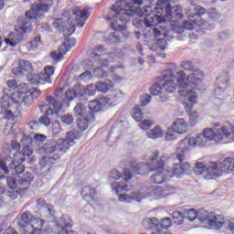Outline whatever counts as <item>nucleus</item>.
I'll return each instance as SVG.
<instances>
[{
    "label": "nucleus",
    "mask_w": 234,
    "mask_h": 234,
    "mask_svg": "<svg viewBox=\"0 0 234 234\" xmlns=\"http://www.w3.org/2000/svg\"><path fill=\"white\" fill-rule=\"evenodd\" d=\"M132 116L135 122H142V119L144 118L142 110L138 107L133 108Z\"/></svg>",
    "instance_id": "nucleus-54"
},
{
    "label": "nucleus",
    "mask_w": 234,
    "mask_h": 234,
    "mask_svg": "<svg viewBox=\"0 0 234 234\" xmlns=\"http://www.w3.org/2000/svg\"><path fill=\"white\" fill-rule=\"evenodd\" d=\"M96 85L98 92H103L105 94L106 92H109L110 89L114 87V82L106 80L105 81H98Z\"/></svg>",
    "instance_id": "nucleus-37"
},
{
    "label": "nucleus",
    "mask_w": 234,
    "mask_h": 234,
    "mask_svg": "<svg viewBox=\"0 0 234 234\" xmlns=\"http://www.w3.org/2000/svg\"><path fill=\"white\" fill-rule=\"evenodd\" d=\"M34 180L32 174H24L22 176H17L18 189L20 191H27L30 187V184Z\"/></svg>",
    "instance_id": "nucleus-25"
},
{
    "label": "nucleus",
    "mask_w": 234,
    "mask_h": 234,
    "mask_svg": "<svg viewBox=\"0 0 234 234\" xmlns=\"http://www.w3.org/2000/svg\"><path fill=\"white\" fill-rule=\"evenodd\" d=\"M81 197L86 202H92L96 198V190L89 186H86L81 190Z\"/></svg>",
    "instance_id": "nucleus-33"
},
{
    "label": "nucleus",
    "mask_w": 234,
    "mask_h": 234,
    "mask_svg": "<svg viewBox=\"0 0 234 234\" xmlns=\"http://www.w3.org/2000/svg\"><path fill=\"white\" fill-rule=\"evenodd\" d=\"M108 41L110 43H120V35H118V32H113L112 34H110L108 36Z\"/></svg>",
    "instance_id": "nucleus-62"
},
{
    "label": "nucleus",
    "mask_w": 234,
    "mask_h": 234,
    "mask_svg": "<svg viewBox=\"0 0 234 234\" xmlns=\"http://www.w3.org/2000/svg\"><path fill=\"white\" fill-rule=\"evenodd\" d=\"M34 153V150L32 149V147H28V146H24L22 148V154L21 153H15V154H21L20 157H17V161L15 162V164L17 165L18 164H20L21 165H23V162H25L26 160V156L28 158L29 156H32ZM22 158V160H21Z\"/></svg>",
    "instance_id": "nucleus-36"
},
{
    "label": "nucleus",
    "mask_w": 234,
    "mask_h": 234,
    "mask_svg": "<svg viewBox=\"0 0 234 234\" xmlns=\"http://www.w3.org/2000/svg\"><path fill=\"white\" fill-rule=\"evenodd\" d=\"M202 76H204V72L200 69H196L191 71L187 76L185 73L184 83L186 85H190L193 91V85H200L202 83Z\"/></svg>",
    "instance_id": "nucleus-21"
},
{
    "label": "nucleus",
    "mask_w": 234,
    "mask_h": 234,
    "mask_svg": "<svg viewBox=\"0 0 234 234\" xmlns=\"http://www.w3.org/2000/svg\"><path fill=\"white\" fill-rule=\"evenodd\" d=\"M171 226H173V221L171 220V218H164L159 220V228H161V229H169Z\"/></svg>",
    "instance_id": "nucleus-48"
},
{
    "label": "nucleus",
    "mask_w": 234,
    "mask_h": 234,
    "mask_svg": "<svg viewBox=\"0 0 234 234\" xmlns=\"http://www.w3.org/2000/svg\"><path fill=\"white\" fill-rule=\"evenodd\" d=\"M101 111V104L98 101L89 102V111L84 117H78L77 125L80 131H85L89 127V122H94V113Z\"/></svg>",
    "instance_id": "nucleus-10"
},
{
    "label": "nucleus",
    "mask_w": 234,
    "mask_h": 234,
    "mask_svg": "<svg viewBox=\"0 0 234 234\" xmlns=\"http://www.w3.org/2000/svg\"><path fill=\"white\" fill-rule=\"evenodd\" d=\"M51 159H52L51 156H42L39 160L40 168L44 169V167H47V165H49Z\"/></svg>",
    "instance_id": "nucleus-60"
},
{
    "label": "nucleus",
    "mask_w": 234,
    "mask_h": 234,
    "mask_svg": "<svg viewBox=\"0 0 234 234\" xmlns=\"http://www.w3.org/2000/svg\"><path fill=\"white\" fill-rule=\"evenodd\" d=\"M183 98H186V101L185 103V111L186 112H191L193 109V103H197V92L190 90V92L186 96H183Z\"/></svg>",
    "instance_id": "nucleus-34"
},
{
    "label": "nucleus",
    "mask_w": 234,
    "mask_h": 234,
    "mask_svg": "<svg viewBox=\"0 0 234 234\" xmlns=\"http://www.w3.org/2000/svg\"><path fill=\"white\" fill-rule=\"evenodd\" d=\"M55 96L57 100L62 101V105H63V102L65 101V98L66 100H68V101H72L74 98H78V96H83V85H80V84L75 85L73 89L68 90L65 95L60 98L59 96H61V91H56Z\"/></svg>",
    "instance_id": "nucleus-18"
},
{
    "label": "nucleus",
    "mask_w": 234,
    "mask_h": 234,
    "mask_svg": "<svg viewBox=\"0 0 234 234\" xmlns=\"http://www.w3.org/2000/svg\"><path fill=\"white\" fill-rule=\"evenodd\" d=\"M105 48L103 46L100 45L95 47L94 49H90L89 51V55L91 58V59H94L95 61H98L99 65H101L102 67H107L109 65V62L114 61L112 58H114V53H109V58L110 59H101L100 57L101 56V52H103Z\"/></svg>",
    "instance_id": "nucleus-19"
},
{
    "label": "nucleus",
    "mask_w": 234,
    "mask_h": 234,
    "mask_svg": "<svg viewBox=\"0 0 234 234\" xmlns=\"http://www.w3.org/2000/svg\"><path fill=\"white\" fill-rule=\"evenodd\" d=\"M165 162V156L160 157L158 153H155L148 163H139L133 166V173L134 175H145L151 173V171H155L151 176L152 182L154 184H164V182L171 180L175 176L171 168H164Z\"/></svg>",
    "instance_id": "nucleus-4"
},
{
    "label": "nucleus",
    "mask_w": 234,
    "mask_h": 234,
    "mask_svg": "<svg viewBox=\"0 0 234 234\" xmlns=\"http://www.w3.org/2000/svg\"><path fill=\"white\" fill-rule=\"evenodd\" d=\"M148 195H153L154 197H165V192L164 191V188L161 186H153L148 188Z\"/></svg>",
    "instance_id": "nucleus-42"
},
{
    "label": "nucleus",
    "mask_w": 234,
    "mask_h": 234,
    "mask_svg": "<svg viewBox=\"0 0 234 234\" xmlns=\"http://www.w3.org/2000/svg\"><path fill=\"white\" fill-rule=\"evenodd\" d=\"M72 228L69 217L62 216L57 223L56 234H76L74 230H69Z\"/></svg>",
    "instance_id": "nucleus-23"
},
{
    "label": "nucleus",
    "mask_w": 234,
    "mask_h": 234,
    "mask_svg": "<svg viewBox=\"0 0 234 234\" xmlns=\"http://www.w3.org/2000/svg\"><path fill=\"white\" fill-rule=\"evenodd\" d=\"M70 47H76L75 38H69L58 48V51H52L50 53L51 59H53V61H61V59H63V56L70 50Z\"/></svg>",
    "instance_id": "nucleus-17"
},
{
    "label": "nucleus",
    "mask_w": 234,
    "mask_h": 234,
    "mask_svg": "<svg viewBox=\"0 0 234 234\" xmlns=\"http://www.w3.org/2000/svg\"><path fill=\"white\" fill-rule=\"evenodd\" d=\"M144 198V194L140 191H133L131 194H121L119 195V202L130 203L132 200L140 202Z\"/></svg>",
    "instance_id": "nucleus-26"
},
{
    "label": "nucleus",
    "mask_w": 234,
    "mask_h": 234,
    "mask_svg": "<svg viewBox=\"0 0 234 234\" xmlns=\"http://www.w3.org/2000/svg\"><path fill=\"white\" fill-rule=\"evenodd\" d=\"M61 122L65 125H70V123L74 122V118L72 117V115L66 114L61 117Z\"/></svg>",
    "instance_id": "nucleus-63"
},
{
    "label": "nucleus",
    "mask_w": 234,
    "mask_h": 234,
    "mask_svg": "<svg viewBox=\"0 0 234 234\" xmlns=\"http://www.w3.org/2000/svg\"><path fill=\"white\" fill-rule=\"evenodd\" d=\"M176 134H178V133H176V130L172 126L167 129L165 138L167 142H173V140H176Z\"/></svg>",
    "instance_id": "nucleus-44"
},
{
    "label": "nucleus",
    "mask_w": 234,
    "mask_h": 234,
    "mask_svg": "<svg viewBox=\"0 0 234 234\" xmlns=\"http://www.w3.org/2000/svg\"><path fill=\"white\" fill-rule=\"evenodd\" d=\"M150 93L153 96H159V94H162V86L154 84L152 87H150Z\"/></svg>",
    "instance_id": "nucleus-57"
},
{
    "label": "nucleus",
    "mask_w": 234,
    "mask_h": 234,
    "mask_svg": "<svg viewBox=\"0 0 234 234\" xmlns=\"http://www.w3.org/2000/svg\"><path fill=\"white\" fill-rule=\"evenodd\" d=\"M40 218L43 220H47V218H51L52 215H54V207L47 205L39 209Z\"/></svg>",
    "instance_id": "nucleus-38"
},
{
    "label": "nucleus",
    "mask_w": 234,
    "mask_h": 234,
    "mask_svg": "<svg viewBox=\"0 0 234 234\" xmlns=\"http://www.w3.org/2000/svg\"><path fill=\"white\" fill-rule=\"evenodd\" d=\"M197 123H198V114L197 112L190 113L188 125H190V127H195Z\"/></svg>",
    "instance_id": "nucleus-56"
},
{
    "label": "nucleus",
    "mask_w": 234,
    "mask_h": 234,
    "mask_svg": "<svg viewBox=\"0 0 234 234\" xmlns=\"http://www.w3.org/2000/svg\"><path fill=\"white\" fill-rule=\"evenodd\" d=\"M47 101L50 105V107L46 109L45 111L47 117L54 116V111L55 112H58L63 107V101H61L60 99L48 96L47 98Z\"/></svg>",
    "instance_id": "nucleus-24"
},
{
    "label": "nucleus",
    "mask_w": 234,
    "mask_h": 234,
    "mask_svg": "<svg viewBox=\"0 0 234 234\" xmlns=\"http://www.w3.org/2000/svg\"><path fill=\"white\" fill-rule=\"evenodd\" d=\"M143 226L145 229H157L155 234H162V229H160V221L156 218H146L143 220Z\"/></svg>",
    "instance_id": "nucleus-27"
},
{
    "label": "nucleus",
    "mask_w": 234,
    "mask_h": 234,
    "mask_svg": "<svg viewBox=\"0 0 234 234\" xmlns=\"http://www.w3.org/2000/svg\"><path fill=\"white\" fill-rule=\"evenodd\" d=\"M139 127H141L143 131H147V129L153 127V122L151 120H144L139 123Z\"/></svg>",
    "instance_id": "nucleus-61"
},
{
    "label": "nucleus",
    "mask_w": 234,
    "mask_h": 234,
    "mask_svg": "<svg viewBox=\"0 0 234 234\" xmlns=\"http://www.w3.org/2000/svg\"><path fill=\"white\" fill-rule=\"evenodd\" d=\"M78 138V134L76 132H68L66 135V140L69 142L70 145H74V140Z\"/></svg>",
    "instance_id": "nucleus-59"
},
{
    "label": "nucleus",
    "mask_w": 234,
    "mask_h": 234,
    "mask_svg": "<svg viewBox=\"0 0 234 234\" xmlns=\"http://www.w3.org/2000/svg\"><path fill=\"white\" fill-rule=\"evenodd\" d=\"M228 173H234V158L228 157L222 162H210L205 171L207 180H212Z\"/></svg>",
    "instance_id": "nucleus-7"
},
{
    "label": "nucleus",
    "mask_w": 234,
    "mask_h": 234,
    "mask_svg": "<svg viewBox=\"0 0 234 234\" xmlns=\"http://www.w3.org/2000/svg\"><path fill=\"white\" fill-rule=\"evenodd\" d=\"M93 76L96 78H107L109 73L103 70L101 67H98L93 69Z\"/></svg>",
    "instance_id": "nucleus-53"
},
{
    "label": "nucleus",
    "mask_w": 234,
    "mask_h": 234,
    "mask_svg": "<svg viewBox=\"0 0 234 234\" xmlns=\"http://www.w3.org/2000/svg\"><path fill=\"white\" fill-rule=\"evenodd\" d=\"M27 45L30 50H37V47L41 45V37H35Z\"/></svg>",
    "instance_id": "nucleus-51"
},
{
    "label": "nucleus",
    "mask_w": 234,
    "mask_h": 234,
    "mask_svg": "<svg viewBox=\"0 0 234 234\" xmlns=\"http://www.w3.org/2000/svg\"><path fill=\"white\" fill-rule=\"evenodd\" d=\"M12 103H16L14 101V93H12V96L5 94L0 99V114H3L5 120H14V113L12 111L8 110Z\"/></svg>",
    "instance_id": "nucleus-16"
},
{
    "label": "nucleus",
    "mask_w": 234,
    "mask_h": 234,
    "mask_svg": "<svg viewBox=\"0 0 234 234\" xmlns=\"http://www.w3.org/2000/svg\"><path fill=\"white\" fill-rule=\"evenodd\" d=\"M34 219V216H32V213L29 211H26L22 214L21 219L18 222V226L20 228H23L21 230L22 233L25 231L27 232V229H30V224L32 223V220Z\"/></svg>",
    "instance_id": "nucleus-28"
},
{
    "label": "nucleus",
    "mask_w": 234,
    "mask_h": 234,
    "mask_svg": "<svg viewBox=\"0 0 234 234\" xmlns=\"http://www.w3.org/2000/svg\"><path fill=\"white\" fill-rule=\"evenodd\" d=\"M32 144H34V139L28 135H23L20 140V145L22 147H32Z\"/></svg>",
    "instance_id": "nucleus-49"
},
{
    "label": "nucleus",
    "mask_w": 234,
    "mask_h": 234,
    "mask_svg": "<svg viewBox=\"0 0 234 234\" xmlns=\"http://www.w3.org/2000/svg\"><path fill=\"white\" fill-rule=\"evenodd\" d=\"M207 14L211 19H220L222 16V14H220V12L215 8L208 9Z\"/></svg>",
    "instance_id": "nucleus-58"
},
{
    "label": "nucleus",
    "mask_w": 234,
    "mask_h": 234,
    "mask_svg": "<svg viewBox=\"0 0 234 234\" xmlns=\"http://www.w3.org/2000/svg\"><path fill=\"white\" fill-rule=\"evenodd\" d=\"M58 151V143L56 140L50 139L48 140L43 146L40 147V153H44V154H52Z\"/></svg>",
    "instance_id": "nucleus-30"
},
{
    "label": "nucleus",
    "mask_w": 234,
    "mask_h": 234,
    "mask_svg": "<svg viewBox=\"0 0 234 234\" xmlns=\"http://www.w3.org/2000/svg\"><path fill=\"white\" fill-rule=\"evenodd\" d=\"M6 184L9 189H19V183L17 181V177L15 178L14 176L5 177Z\"/></svg>",
    "instance_id": "nucleus-46"
},
{
    "label": "nucleus",
    "mask_w": 234,
    "mask_h": 234,
    "mask_svg": "<svg viewBox=\"0 0 234 234\" xmlns=\"http://www.w3.org/2000/svg\"><path fill=\"white\" fill-rule=\"evenodd\" d=\"M176 153L172 154L169 161L177 160L179 164L178 163L174 164L173 168H170V170L172 171V175H174V176L180 178V176H182V175H184L186 171H189V169H191V165L189 164V162L186 161V153H183V158L178 157V155H176Z\"/></svg>",
    "instance_id": "nucleus-12"
},
{
    "label": "nucleus",
    "mask_w": 234,
    "mask_h": 234,
    "mask_svg": "<svg viewBox=\"0 0 234 234\" xmlns=\"http://www.w3.org/2000/svg\"><path fill=\"white\" fill-rule=\"evenodd\" d=\"M207 224H209L212 228H215V229H220V228H224V229H227V231L234 233V219L224 220L222 216L211 214L208 218Z\"/></svg>",
    "instance_id": "nucleus-13"
},
{
    "label": "nucleus",
    "mask_w": 234,
    "mask_h": 234,
    "mask_svg": "<svg viewBox=\"0 0 234 234\" xmlns=\"http://www.w3.org/2000/svg\"><path fill=\"white\" fill-rule=\"evenodd\" d=\"M96 90H98L96 84H90L86 88L83 86V94H86L87 96H94Z\"/></svg>",
    "instance_id": "nucleus-47"
},
{
    "label": "nucleus",
    "mask_w": 234,
    "mask_h": 234,
    "mask_svg": "<svg viewBox=\"0 0 234 234\" xmlns=\"http://www.w3.org/2000/svg\"><path fill=\"white\" fill-rule=\"evenodd\" d=\"M13 100L16 105H23L24 107H30L34 103L32 94L28 93V85L20 84L18 91L13 93Z\"/></svg>",
    "instance_id": "nucleus-11"
},
{
    "label": "nucleus",
    "mask_w": 234,
    "mask_h": 234,
    "mask_svg": "<svg viewBox=\"0 0 234 234\" xmlns=\"http://www.w3.org/2000/svg\"><path fill=\"white\" fill-rule=\"evenodd\" d=\"M198 145L197 137L184 138L178 143V147L176 148V154L178 158H184V153H186L189 147H195Z\"/></svg>",
    "instance_id": "nucleus-20"
},
{
    "label": "nucleus",
    "mask_w": 234,
    "mask_h": 234,
    "mask_svg": "<svg viewBox=\"0 0 234 234\" xmlns=\"http://www.w3.org/2000/svg\"><path fill=\"white\" fill-rule=\"evenodd\" d=\"M172 218L177 226H180L184 222V215L180 211H174L172 213Z\"/></svg>",
    "instance_id": "nucleus-50"
},
{
    "label": "nucleus",
    "mask_w": 234,
    "mask_h": 234,
    "mask_svg": "<svg viewBox=\"0 0 234 234\" xmlns=\"http://www.w3.org/2000/svg\"><path fill=\"white\" fill-rule=\"evenodd\" d=\"M172 127L177 133V134H186L187 133V122L182 118L176 119L172 124Z\"/></svg>",
    "instance_id": "nucleus-31"
},
{
    "label": "nucleus",
    "mask_w": 234,
    "mask_h": 234,
    "mask_svg": "<svg viewBox=\"0 0 234 234\" xmlns=\"http://www.w3.org/2000/svg\"><path fill=\"white\" fill-rule=\"evenodd\" d=\"M52 76H54V67L47 66L44 68V72L39 74V80L46 83H52Z\"/></svg>",
    "instance_id": "nucleus-32"
},
{
    "label": "nucleus",
    "mask_w": 234,
    "mask_h": 234,
    "mask_svg": "<svg viewBox=\"0 0 234 234\" xmlns=\"http://www.w3.org/2000/svg\"><path fill=\"white\" fill-rule=\"evenodd\" d=\"M156 6L157 7H154L156 14H163L165 10L169 21H176L177 19L184 18V14L181 13L182 6L180 5L171 7L169 0H158Z\"/></svg>",
    "instance_id": "nucleus-9"
},
{
    "label": "nucleus",
    "mask_w": 234,
    "mask_h": 234,
    "mask_svg": "<svg viewBox=\"0 0 234 234\" xmlns=\"http://www.w3.org/2000/svg\"><path fill=\"white\" fill-rule=\"evenodd\" d=\"M133 27H135L136 28H144V27H145L146 28H151V27H155L156 25H162V27H164V23H162V21L160 20V16L158 15H153L152 16H147L144 19L142 18H135L133 21Z\"/></svg>",
    "instance_id": "nucleus-15"
},
{
    "label": "nucleus",
    "mask_w": 234,
    "mask_h": 234,
    "mask_svg": "<svg viewBox=\"0 0 234 234\" xmlns=\"http://www.w3.org/2000/svg\"><path fill=\"white\" fill-rule=\"evenodd\" d=\"M34 67L28 60L21 59L18 61V67L14 68L12 72L15 76H25V74H32Z\"/></svg>",
    "instance_id": "nucleus-22"
},
{
    "label": "nucleus",
    "mask_w": 234,
    "mask_h": 234,
    "mask_svg": "<svg viewBox=\"0 0 234 234\" xmlns=\"http://www.w3.org/2000/svg\"><path fill=\"white\" fill-rule=\"evenodd\" d=\"M110 178L112 180H120V178H123L125 182H129V180L133 178V173L127 168L124 169L123 175L120 174L118 170H112L110 172Z\"/></svg>",
    "instance_id": "nucleus-29"
},
{
    "label": "nucleus",
    "mask_w": 234,
    "mask_h": 234,
    "mask_svg": "<svg viewBox=\"0 0 234 234\" xmlns=\"http://www.w3.org/2000/svg\"><path fill=\"white\" fill-rule=\"evenodd\" d=\"M87 112H89V108L87 110L85 108V105H83L81 103H77V105L74 108V114H75V116H78V118H83L87 114L89 115V113H87Z\"/></svg>",
    "instance_id": "nucleus-40"
},
{
    "label": "nucleus",
    "mask_w": 234,
    "mask_h": 234,
    "mask_svg": "<svg viewBox=\"0 0 234 234\" xmlns=\"http://www.w3.org/2000/svg\"><path fill=\"white\" fill-rule=\"evenodd\" d=\"M164 134L165 132L160 126H155L154 128L146 132V136H148L152 140H158L160 138H164Z\"/></svg>",
    "instance_id": "nucleus-35"
},
{
    "label": "nucleus",
    "mask_w": 234,
    "mask_h": 234,
    "mask_svg": "<svg viewBox=\"0 0 234 234\" xmlns=\"http://www.w3.org/2000/svg\"><path fill=\"white\" fill-rule=\"evenodd\" d=\"M142 0H118L104 15V17L112 21L111 27L115 32H123L127 28L125 23H129L133 16L151 17L153 12L151 5H144V8L134 7V5H142Z\"/></svg>",
    "instance_id": "nucleus-1"
},
{
    "label": "nucleus",
    "mask_w": 234,
    "mask_h": 234,
    "mask_svg": "<svg viewBox=\"0 0 234 234\" xmlns=\"http://www.w3.org/2000/svg\"><path fill=\"white\" fill-rule=\"evenodd\" d=\"M209 217H211V215H209V212L206 211L203 208L197 211V220H199V222H206V220L207 222H208Z\"/></svg>",
    "instance_id": "nucleus-45"
},
{
    "label": "nucleus",
    "mask_w": 234,
    "mask_h": 234,
    "mask_svg": "<svg viewBox=\"0 0 234 234\" xmlns=\"http://www.w3.org/2000/svg\"><path fill=\"white\" fill-rule=\"evenodd\" d=\"M43 226H45V219L43 218H33L29 229H43Z\"/></svg>",
    "instance_id": "nucleus-41"
},
{
    "label": "nucleus",
    "mask_w": 234,
    "mask_h": 234,
    "mask_svg": "<svg viewBox=\"0 0 234 234\" xmlns=\"http://www.w3.org/2000/svg\"><path fill=\"white\" fill-rule=\"evenodd\" d=\"M180 67L184 69V70H187L188 72H193V70H197L195 65L189 60H184L181 62Z\"/></svg>",
    "instance_id": "nucleus-52"
},
{
    "label": "nucleus",
    "mask_w": 234,
    "mask_h": 234,
    "mask_svg": "<svg viewBox=\"0 0 234 234\" xmlns=\"http://www.w3.org/2000/svg\"><path fill=\"white\" fill-rule=\"evenodd\" d=\"M189 10H194L195 14H188L187 17L190 19L186 20L183 22L181 26H175L171 29H169L168 34H171L172 37H178V34H184L186 30H193L195 25H198V27H203V28H206L207 30H209V28H213V26L209 24L207 21L202 19L201 16H204L206 14V8H203L200 5H197L195 7H192ZM176 34V36H175Z\"/></svg>",
    "instance_id": "nucleus-6"
},
{
    "label": "nucleus",
    "mask_w": 234,
    "mask_h": 234,
    "mask_svg": "<svg viewBox=\"0 0 234 234\" xmlns=\"http://www.w3.org/2000/svg\"><path fill=\"white\" fill-rule=\"evenodd\" d=\"M196 138L197 140V145H199V147H205V145H207V142H209L203 135V133H197Z\"/></svg>",
    "instance_id": "nucleus-55"
},
{
    "label": "nucleus",
    "mask_w": 234,
    "mask_h": 234,
    "mask_svg": "<svg viewBox=\"0 0 234 234\" xmlns=\"http://www.w3.org/2000/svg\"><path fill=\"white\" fill-rule=\"evenodd\" d=\"M159 19L161 23H163L164 27H162L160 24H157L155 27H158L148 29L144 34L145 37H150V39H156V37H160V36H164V37H173L171 33H169V30L166 29L167 24H165V21L162 19V16H159Z\"/></svg>",
    "instance_id": "nucleus-14"
},
{
    "label": "nucleus",
    "mask_w": 234,
    "mask_h": 234,
    "mask_svg": "<svg viewBox=\"0 0 234 234\" xmlns=\"http://www.w3.org/2000/svg\"><path fill=\"white\" fill-rule=\"evenodd\" d=\"M178 70V67L175 63H169L167 69L161 72L163 80V90L173 94L176 89L180 96H187L191 92V85L184 82L186 80V72L184 70Z\"/></svg>",
    "instance_id": "nucleus-5"
},
{
    "label": "nucleus",
    "mask_w": 234,
    "mask_h": 234,
    "mask_svg": "<svg viewBox=\"0 0 234 234\" xmlns=\"http://www.w3.org/2000/svg\"><path fill=\"white\" fill-rule=\"evenodd\" d=\"M207 166L204 165V163H197L194 168L195 175H202L205 180H207V176L206 174V170Z\"/></svg>",
    "instance_id": "nucleus-43"
},
{
    "label": "nucleus",
    "mask_w": 234,
    "mask_h": 234,
    "mask_svg": "<svg viewBox=\"0 0 234 234\" xmlns=\"http://www.w3.org/2000/svg\"><path fill=\"white\" fill-rule=\"evenodd\" d=\"M57 144V151H59L60 153H67L69 151L71 144H69V142L66 139H58L56 141Z\"/></svg>",
    "instance_id": "nucleus-39"
},
{
    "label": "nucleus",
    "mask_w": 234,
    "mask_h": 234,
    "mask_svg": "<svg viewBox=\"0 0 234 234\" xmlns=\"http://www.w3.org/2000/svg\"><path fill=\"white\" fill-rule=\"evenodd\" d=\"M20 157L21 154H14L13 157L7 156L0 160V180H6L5 175H21L25 171V165L16 164Z\"/></svg>",
    "instance_id": "nucleus-8"
},
{
    "label": "nucleus",
    "mask_w": 234,
    "mask_h": 234,
    "mask_svg": "<svg viewBox=\"0 0 234 234\" xmlns=\"http://www.w3.org/2000/svg\"><path fill=\"white\" fill-rule=\"evenodd\" d=\"M89 16H90L89 9L76 6L64 11L62 17L55 19L52 26L58 32H63L64 36H72L76 31V27L79 28L85 27V21L89 19Z\"/></svg>",
    "instance_id": "nucleus-3"
},
{
    "label": "nucleus",
    "mask_w": 234,
    "mask_h": 234,
    "mask_svg": "<svg viewBox=\"0 0 234 234\" xmlns=\"http://www.w3.org/2000/svg\"><path fill=\"white\" fill-rule=\"evenodd\" d=\"M27 80L33 84V85H38L39 83V75L31 74L27 76Z\"/></svg>",
    "instance_id": "nucleus-64"
},
{
    "label": "nucleus",
    "mask_w": 234,
    "mask_h": 234,
    "mask_svg": "<svg viewBox=\"0 0 234 234\" xmlns=\"http://www.w3.org/2000/svg\"><path fill=\"white\" fill-rule=\"evenodd\" d=\"M40 3L31 5V9L26 12V16L19 20L20 27L16 28L17 35H10L9 38H5V43L10 47L19 45L23 41V34L32 32V23L41 18L43 12H48V8L54 5L52 0H40Z\"/></svg>",
    "instance_id": "nucleus-2"
}]
</instances>
